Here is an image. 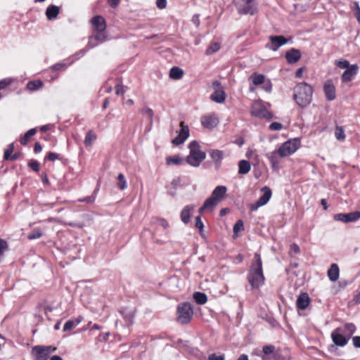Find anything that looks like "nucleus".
Listing matches in <instances>:
<instances>
[{
	"label": "nucleus",
	"instance_id": "nucleus-24",
	"mask_svg": "<svg viewBox=\"0 0 360 360\" xmlns=\"http://www.w3.org/2000/svg\"><path fill=\"white\" fill-rule=\"evenodd\" d=\"M194 206L192 205H186L181 212V219L184 224L190 221L191 212L193 210Z\"/></svg>",
	"mask_w": 360,
	"mask_h": 360
},
{
	"label": "nucleus",
	"instance_id": "nucleus-60",
	"mask_svg": "<svg viewBox=\"0 0 360 360\" xmlns=\"http://www.w3.org/2000/svg\"><path fill=\"white\" fill-rule=\"evenodd\" d=\"M30 137L31 136L30 135H27V133L26 132L25 134V135L21 138L20 143L24 146L26 145L27 143V142L29 141Z\"/></svg>",
	"mask_w": 360,
	"mask_h": 360
},
{
	"label": "nucleus",
	"instance_id": "nucleus-1",
	"mask_svg": "<svg viewBox=\"0 0 360 360\" xmlns=\"http://www.w3.org/2000/svg\"><path fill=\"white\" fill-rule=\"evenodd\" d=\"M247 278L252 289H258L264 283L262 262L260 255L257 252L254 255V260L250 266Z\"/></svg>",
	"mask_w": 360,
	"mask_h": 360
},
{
	"label": "nucleus",
	"instance_id": "nucleus-49",
	"mask_svg": "<svg viewBox=\"0 0 360 360\" xmlns=\"http://www.w3.org/2000/svg\"><path fill=\"white\" fill-rule=\"evenodd\" d=\"M262 84H263L262 88L265 91H266L268 93L271 91L272 84L269 79L265 80L264 83H263Z\"/></svg>",
	"mask_w": 360,
	"mask_h": 360
},
{
	"label": "nucleus",
	"instance_id": "nucleus-36",
	"mask_svg": "<svg viewBox=\"0 0 360 360\" xmlns=\"http://www.w3.org/2000/svg\"><path fill=\"white\" fill-rule=\"evenodd\" d=\"M252 83L256 86L262 84L266 80L265 76L264 75L257 73H255L252 75Z\"/></svg>",
	"mask_w": 360,
	"mask_h": 360
},
{
	"label": "nucleus",
	"instance_id": "nucleus-39",
	"mask_svg": "<svg viewBox=\"0 0 360 360\" xmlns=\"http://www.w3.org/2000/svg\"><path fill=\"white\" fill-rule=\"evenodd\" d=\"M220 49V45L217 42L212 43L210 46L206 50V54L210 55L217 51H218Z\"/></svg>",
	"mask_w": 360,
	"mask_h": 360
},
{
	"label": "nucleus",
	"instance_id": "nucleus-28",
	"mask_svg": "<svg viewBox=\"0 0 360 360\" xmlns=\"http://www.w3.org/2000/svg\"><path fill=\"white\" fill-rule=\"evenodd\" d=\"M186 160L181 158L179 155L169 156L166 158V163L167 165H182Z\"/></svg>",
	"mask_w": 360,
	"mask_h": 360
},
{
	"label": "nucleus",
	"instance_id": "nucleus-19",
	"mask_svg": "<svg viewBox=\"0 0 360 360\" xmlns=\"http://www.w3.org/2000/svg\"><path fill=\"white\" fill-rule=\"evenodd\" d=\"M301 58V53L298 49L292 48L285 53V58L289 63H295Z\"/></svg>",
	"mask_w": 360,
	"mask_h": 360
},
{
	"label": "nucleus",
	"instance_id": "nucleus-27",
	"mask_svg": "<svg viewBox=\"0 0 360 360\" xmlns=\"http://www.w3.org/2000/svg\"><path fill=\"white\" fill-rule=\"evenodd\" d=\"M96 34L90 38L89 46L90 48H94L96 44L92 43V40L94 39L100 42H103L106 39V34L105 31H96Z\"/></svg>",
	"mask_w": 360,
	"mask_h": 360
},
{
	"label": "nucleus",
	"instance_id": "nucleus-21",
	"mask_svg": "<svg viewBox=\"0 0 360 360\" xmlns=\"http://www.w3.org/2000/svg\"><path fill=\"white\" fill-rule=\"evenodd\" d=\"M331 338L333 342L338 346L343 347L347 343V339L343 335L338 333L337 330L332 332Z\"/></svg>",
	"mask_w": 360,
	"mask_h": 360
},
{
	"label": "nucleus",
	"instance_id": "nucleus-52",
	"mask_svg": "<svg viewBox=\"0 0 360 360\" xmlns=\"http://www.w3.org/2000/svg\"><path fill=\"white\" fill-rule=\"evenodd\" d=\"M29 167L35 172L39 171V164L37 160H32L29 163Z\"/></svg>",
	"mask_w": 360,
	"mask_h": 360
},
{
	"label": "nucleus",
	"instance_id": "nucleus-40",
	"mask_svg": "<svg viewBox=\"0 0 360 360\" xmlns=\"http://www.w3.org/2000/svg\"><path fill=\"white\" fill-rule=\"evenodd\" d=\"M335 64L340 68L342 69H349L352 65L349 64V62L345 59H341L340 60H335Z\"/></svg>",
	"mask_w": 360,
	"mask_h": 360
},
{
	"label": "nucleus",
	"instance_id": "nucleus-57",
	"mask_svg": "<svg viewBox=\"0 0 360 360\" xmlns=\"http://www.w3.org/2000/svg\"><path fill=\"white\" fill-rule=\"evenodd\" d=\"M209 360H224V355H217L216 354H212L208 357Z\"/></svg>",
	"mask_w": 360,
	"mask_h": 360
},
{
	"label": "nucleus",
	"instance_id": "nucleus-38",
	"mask_svg": "<svg viewBox=\"0 0 360 360\" xmlns=\"http://www.w3.org/2000/svg\"><path fill=\"white\" fill-rule=\"evenodd\" d=\"M80 321H81V320H79V319L77 320L76 321H72V320L68 321L64 324L63 331H68V330H72V328L76 327L80 323Z\"/></svg>",
	"mask_w": 360,
	"mask_h": 360
},
{
	"label": "nucleus",
	"instance_id": "nucleus-31",
	"mask_svg": "<svg viewBox=\"0 0 360 360\" xmlns=\"http://www.w3.org/2000/svg\"><path fill=\"white\" fill-rule=\"evenodd\" d=\"M193 299L198 304H204L207 301V295L205 293L200 292H195L193 294Z\"/></svg>",
	"mask_w": 360,
	"mask_h": 360
},
{
	"label": "nucleus",
	"instance_id": "nucleus-55",
	"mask_svg": "<svg viewBox=\"0 0 360 360\" xmlns=\"http://www.w3.org/2000/svg\"><path fill=\"white\" fill-rule=\"evenodd\" d=\"M125 91L124 89V86L122 84H117L115 86V94L116 95H123Z\"/></svg>",
	"mask_w": 360,
	"mask_h": 360
},
{
	"label": "nucleus",
	"instance_id": "nucleus-5",
	"mask_svg": "<svg viewBox=\"0 0 360 360\" xmlns=\"http://www.w3.org/2000/svg\"><path fill=\"white\" fill-rule=\"evenodd\" d=\"M300 146L297 139H290L283 143L277 150L280 158H285L293 154Z\"/></svg>",
	"mask_w": 360,
	"mask_h": 360
},
{
	"label": "nucleus",
	"instance_id": "nucleus-54",
	"mask_svg": "<svg viewBox=\"0 0 360 360\" xmlns=\"http://www.w3.org/2000/svg\"><path fill=\"white\" fill-rule=\"evenodd\" d=\"M95 198V195H92L84 198H80L78 200V201L82 202L92 203L93 202H94Z\"/></svg>",
	"mask_w": 360,
	"mask_h": 360
},
{
	"label": "nucleus",
	"instance_id": "nucleus-17",
	"mask_svg": "<svg viewBox=\"0 0 360 360\" xmlns=\"http://www.w3.org/2000/svg\"><path fill=\"white\" fill-rule=\"evenodd\" d=\"M269 40L273 45V47L271 49L274 51L288 42V39L282 35L271 36Z\"/></svg>",
	"mask_w": 360,
	"mask_h": 360
},
{
	"label": "nucleus",
	"instance_id": "nucleus-23",
	"mask_svg": "<svg viewBox=\"0 0 360 360\" xmlns=\"http://www.w3.org/2000/svg\"><path fill=\"white\" fill-rule=\"evenodd\" d=\"M328 277L330 281L335 282L339 278L340 269L337 264H332L328 270Z\"/></svg>",
	"mask_w": 360,
	"mask_h": 360
},
{
	"label": "nucleus",
	"instance_id": "nucleus-9",
	"mask_svg": "<svg viewBox=\"0 0 360 360\" xmlns=\"http://www.w3.org/2000/svg\"><path fill=\"white\" fill-rule=\"evenodd\" d=\"M251 115L257 117L271 118V113L262 105L260 102H254L251 108Z\"/></svg>",
	"mask_w": 360,
	"mask_h": 360
},
{
	"label": "nucleus",
	"instance_id": "nucleus-11",
	"mask_svg": "<svg viewBox=\"0 0 360 360\" xmlns=\"http://www.w3.org/2000/svg\"><path fill=\"white\" fill-rule=\"evenodd\" d=\"M360 219V212H353L347 214H337L334 216V219L345 223L353 222Z\"/></svg>",
	"mask_w": 360,
	"mask_h": 360
},
{
	"label": "nucleus",
	"instance_id": "nucleus-13",
	"mask_svg": "<svg viewBox=\"0 0 360 360\" xmlns=\"http://www.w3.org/2000/svg\"><path fill=\"white\" fill-rule=\"evenodd\" d=\"M323 91L327 100L331 101L335 99V87L331 79L326 81L323 85Z\"/></svg>",
	"mask_w": 360,
	"mask_h": 360
},
{
	"label": "nucleus",
	"instance_id": "nucleus-33",
	"mask_svg": "<svg viewBox=\"0 0 360 360\" xmlns=\"http://www.w3.org/2000/svg\"><path fill=\"white\" fill-rule=\"evenodd\" d=\"M238 12L240 14L254 15L255 13V12H256V8L252 5L249 4H246V6H245L243 8H238Z\"/></svg>",
	"mask_w": 360,
	"mask_h": 360
},
{
	"label": "nucleus",
	"instance_id": "nucleus-63",
	"mask_svg": "<svg viewBox=\"0 0 360 360\" xmlns=\"http://www.w3.org/2000/svg\"><path fill=\"white\" fill-rule=\"evenodd\" d=\"M107 1H108V4L110 6V7L114 8H116L119 5L121 0H107Z\"/></svg>",
	"mask_w": 360,
	"mask_h": 360
},
{
	"label": "nucleus",
	"instance_id": "nucleus-61",
	"mask_svg": "<svg viewBox=\"0 0 360 360\" xmlns=\"http://www.w3.org/2000/svg\"><path fill=\"white\" fill-rule=\"evenodd\" d=\"M352 341L355 347L360 348V336L353 337Z\"/></svg>",
	"mask_w": 360,
	"mask_h": 360
},
{
	"label": "nucleus",
	"instance_id": "nucleus-22",
	"mask_svg": "<svg viewBox=\"0 0 360 360\" xmlns=\"http://www.w3.org/2000/svg\"><path fill=\"white\" fill-rule=\"evenodd\" d=\"M127 325L133 323V319L134 317L135 311L133 309H129L127 307L122 308L120 311Z\"/></svg>",
	"mask_w": 360,
	"mask_h": 360
},
{
	"label": "nucleus",
	"instance_id": "nucleus-7",
	"mask_svg": "<svg viewBox=\"0 0 360 360\" xmlns=\"http://www.w3.org/2000/svg\"><path fill=\"white\" fill-rule=\"evenodd\" d=\"M214 93L211 94L210 99L217 103H223L226 99V94L220 82L215 80L212 82Z\"/></svg>",
	"mask_w": 360,
	"mask_h": 360
},
{
	"label": "nucleus",
	"instance_id": "nucleus-32",
	"mask_svg": "<svg viewBox=\"0 0 360 360\" xmlns=\"http://www.w3.org/2000/svg\"><path fill=\"white\" fill-rule=\"evenodd\" d=\"M96 135L95 133L93 131V130H89L86 134L84 144L86 146H91L93 142L96 141Z\"/></svg>",
	"mask_w": 360,
	"mask_h": 360
},
{
	"label": "nucleus",
	"instance_id": "nucleus-45",
	"mask_svg": "<svg viewBox=\"0 0 360 360\" xmlns=\"http://www.w3.org/2000/svg\"><path fill=\"white\" fill-rule=\"evenodd\" d=\"M245 156L250 160H254L255 161H257L258 159V155L256 153V150L252 149H249L246 152Z\"/></svg>",
	"mask_w": 360,
	"mask_h": 360
},
{
	"label": "nucleus",
	"instance_id": "nucleus-2",
	"mask_svg": "<svg viewBox=\"0 0 360 360\" xmlns=\"http://www.w3.org/2000/svg\"><path fill=\"white\" fill-rule=\"evenodd\" d=\"M313 89L311 86L301 82L294 88L293 98L296 103L302 108L307 107L312 101Z\"/></svg>",
	"mask_w": 360,
	"mask_h": 360
},
{
	"label": "nucleus",
	"instance_id": "nucleus-16",
	"mask_svg": "<svg viewBox=\"0 0 360 360\" xmlns=\"http://www.w3.org/2000/svg\"><path fill=\"white\" fill-rule=\"evenodd\" d=\"M91 22L95 31H105L106 29L105 20L101 15L94 16Z\"/></svg>",
	"mask_w": 360,
	"mask_h": 360
},
{
	"label": "nucleus",
	"instance_id": "nucleus-4",
	"mask_svg": "<svg viewBox=\"0 0 360 360\" xmlns=\"http://www.w3.org/2000/svg\"><path fill=\"white\" fill-rule=\"evenodd\" d=\"M193 316V310L191 304L188 302H183L177 307V321L181 324L189 323Z\"/></svg>",
	"mask_w": 360,
	"mask_h": 360
},
{
	"label": "nucleus",
	"instance_id": "nucleus-44",
	"mask_svg": "<svg viewBox=\"0 0 360 360\" xmlns=\"http://www.w3.org/2000/svg\"><path fill=\"white\" fill-rule=\"evenodd\" d=\"M13 150H14L13 143L9 144L8 146V148H6V150L4 152V160H8L10 159V158L12 156L11 155L13 153Z\"/></svg>",
	"mask_w": 360,
	"mask_h": 360
},
{
	"label": "nucleus",
	"instance_id": "nucleus-41",
	"mask_svg": "<svg viewBox=\"0 0 360 360\" xmlns=\"http://www.w3.org/2000/svg\"><path fill=\"white\" fill-rule=\"evenodd\" d=\"M42 82L39 80L30 82L27 84V88L31 91H34L42 86Z\"/></svg>",
	"mask_w": 360,
	"mask_h": 360
},
{
	"label": "nucleus",
	"instance_id": "nucleus-8",
	"mask_svg": "<svg viewBox=\"0 0 360 360\" xmlns=\"http://www.w3.org/2000/svg\"><path fill=\"white\" fill-rule=\"evenodd\" d=\"M262 191H263L262 195L258 199V200L255 204H252L251 205V211L257 210L259 207L266 205L270 200L272 194L271 190L269 187L264 186V188H262Z\"/></svg>",
	"mask_w": 360,
	"mask_h": 360
},
{
	"label": "nucleus",
	"instance_id": "nucleus-43",
	"mask_svg": "<svg viewBox=\"0 0 360 360\" xmlns=\"http://www.w3.org/2000/svg\"><path fill=\"white\" fill-rule=\"evenodd\" d=\"M42 233L39 229H34L28 236L27 238L30 240L37 239L41 237Z\"/></svg>",
	"mask_w": 360,
	"mask_h": 360
},
{
	"label": "nucleus",
	"instance_id": "nucleus-37",
	"mask_svg": "<svg viewBox=\"0 0 360 360\" xmlns=\"http://www.w3.org/2000/svg\"><path fill=\"white\" fill-rule=\"evenodd\" d=\"M117 186L120 190H124L127 186V184L125 177H124V174L122 173H120L117 176Z\"/></svg>",
	"mask_w": 360,
	"mask_h": 360
},
{
	"label": "nucleus",
	"instance_id": "nucleus-51",
	"mask_svg": "<svg viewBox=\"0 0 360 360\" xmlns=\"http://www.w3.org/2000/svg\"><path fill=\"white\" fill-rule=\"evenodd\" d=\"M283 128V125L282 124L279 123V122H272L270 125H269V129L272 131H279L281 130V129Z\"/></svg>",
	"mask_w": 360,
	"mask_h": 360
},
{
	"label": "nucleus",
	"instance_id": "nucleus-46",
	"mask_svg": "<svg viewBox=\"0 0 360 360\" xmlns=\"http://www.w3.org/2000/svg\"><path fill=\"white\" fill-rule=\"evenodd\" d=\"M243 229V222L242 220H238L233 226L234 234H237L238 232Z\"/></svg>",
	"mask_w": 360,
	"mask_h": 360
},
{
	"label": "nucleus",
	"instance_id": "nucleus-10",
	"mask_svg": "<svg viewBox=\"0 0 360 360\" xmlns=\"http://www.w3.org/2000/svg\"><path fill=\"white\" fill-rule=\"evenodd\" d=\"M180 126L181 129L179 132L178 136L175 137L172 141V143L176 146H179L183 143L189 136L188 127L187 125H185L184 122H181Z\"/></svg>",
	"mask_w": 360,
	"mask_h": 360
},
{
	"label": "nucleus",
	"instance_id": "nucleus-25",
	"mask_svg": "<svg viewBox=\"0 0 360 360\" xmlns=\"http://www.w3.org/2000/svg\"><path fill=\"white\" fill-rule=\"evenodd\" d=\"M59 7L55 5L49 6L46 11V16L48 20H52L57 18L59 14Z\"/></svg>",
	"mask_w": 360,
	"mask_h": 360
},
{
	"label": "nucleus",
	"instance_id": "nucleus-30",
	"mask_svg": "<svg viewBox=\"0 0 360 360\" xmlns=\"http://www.w3.org/2000/svg\"><path fill=\"white\" fill-rule=\"evenodd\" d=\"M250 170V164L248 161L243 160L238 163V173L240 174H246Z\"/></svg>",
	"mask_w": 360,
	"mask_h": 360
},
{
	"label": "nucleus",
	"instance_id": "nucleus-3",
	"mask_svg": "<svg viewBox=\"0 0 360 360\" xmlns=\"http://www.w3.org/2000/svg\"><path fill=\"white\" fill-rule=\"evenodd\" d=\"M189 155L186 162L192 167H197L205 159V153L200 150V146L196 141H191L188 145Z\"/></svg>",
	"mask_w": 360,
	"mask_h": 360
},
{
	"label": "nucleus",
	"instance_id": "nucleus-35",
	"mask_svg": "<svg viewBox=\"0 0 360 360\" xmlns=\"http://www.w3.org/2000/svg\"><path fill=\"white\" fill-rule=\"evenodd\" d=\"M335 136L338 141H344L345 139V130L342 126H336L335 129Z\"/></svg>",
	"mask_w": 360,
	"mask_h": 360
},
{
	"label": "nucleus",
	"instance_id": "nucleus-58",
	"mask_svg": "<svg viewBox=\"0 0 360 360\" xmlns=\"http://www.w3.org/2000/svg\"><path fill=\"white\" fill-rule=\"evenodd\" d=\"M156 6L160 9H163L167 6V1L166 0H157Z\"/></svg>",
	"mask_w": 360,
	"mask_h": 360
},
{
	"label": "nucleus",
	"instance_id": "nucleus-50",
	"mask_svg": "<svg viewBox=\"0 0 360 360\" xmlns=\"http://www.w3.org/2000/svg\"><path fill=\"white\" fill-rule=\"evenodd\" d=\"M274 346L269 345H265L263 347L262 351L264 354H272L274 351Z\"/></svg>",
	"mask_w": 360,
	"mask_h": 360
},
{
	"label": "nucleus",
	"instance_id": "nucleus-53",
	"mask_svg": "<svg viewBox=\"0 0 360 360\" xmlns=\"http://www.w3.org/2000/svg\"><path fill=\"white\" fill-rule=\"evenodd\" d=\"M8 248L7 243L0 239V257L3 255L4 252Z\"/></svg>",
	"mask_w": 360,
	"mask_h": 360
},
{
	"label": "nucleus",
	"instance_id": "nucleus-47",
	"mask_svg": "<svg viewBox=\"0 0 360 360\" xmlns=\"http://www.w3.org/2000/svg\"><path fill=\"white\" fill-rule=\"evenodd\" d=\"M141 113L146 115L148 119L152 120L153 117V111L152 109L149 108H146L145 109H143L141 110Z\"/></svg>",
	"mask_w": 360,
	"mask_h": 360
},
{
	"label": "nucleus",
	"instance_id": "nucleus-56",
	"mask_svg": "<svg viewBox=\"0 0 360 360\" xmlns=\"http://www.w3.org/2000/svg\"><path fill=\"white\" fill-rule=\"evenodd\" d=\"M59 158V155L57 153H49L47 156L46 157V159L49 161H53L55 160H57Z\"/></svg>",
	"mask_w": 360,
	"mask_h": 360
},
{
	"label": "nucleus",
	"instance_id": "nucleus-26",
	"mask_svg": "<svg viewBox=\"0 0 360 360\" xmlns=\"http://www.w3.org/2000/svg\"><path fill=\"white\" fill-rule=\"evenodd\" d=\"M268 159L271 165V167L274 169H276L278 168V164H279V160L278 158V150H276L269 154L267 155Z\"/></svg>",
	"mask_w": 360,
	"mask_h": 360
},
{
	"label": "nucleus",
	"instance_id": "nucleus-15",
	"mask_svg": "<svg viewBox=\"0 0 360 360\" xmlns=\"http://www.w3.org/2000/svg\"><path fill=\"white\" fill-rule=\"evenodd\" d=\"M209 154L214 163L216 169H219L221 166V161L224 158L223 151L217 149H211L209 150Z\"/></svg>",
	"mask_w": 360,
	"mask_h": 360
},
{
	"label": "nucleus",
	"instance_id": "nucleus-64",
	"mask_svg": "<svg viewBox=\"0 0 360 360\" xmlns=\"http://www.w3.org/2000/svg\"><path fill=\"white\" fill-rule=\"evenodd\" d=\"M290 252L295 254H298L300 252V247L297 244H293L290 247Z\"/></svg>",
	"mask_w": 360,
	"mask_h": 360
},
{
	"label": "nucleus",
	"instance_id": "nucleus-42",
	"mask_svg": "<svg viewBox=\"0 0 360 360\" xmlns=\"http://www.w3.org/2000/svg\"><path fill=\"white\" fill-rule=\"evenodd\" d=\"M356 331V326L353 323H346L345 325V333L349 336H352Z\"/></svg>",
	"mask_w": 360,
	"mask_h": 360
},
{
	"label": "nucleus",
	"instance_id": "nucleus-20",
	"mask_svg": "<svg viewBox=\"0 0 360 360\" xmlns=\"http://www.w3.org/2000/svg\"><path fill=\"white\" fill-rule=\"evenodd\" d=\"M226 191L227 188L226 186H218L214 189L211 196L219 202L224 198Z\"/></svg>",
	"mask_w": 360,
	"mask_h": 360
},
{
	"label": "nucleus",
	"instance_id": "nucleus-6",
	"mask_svg": "<svg viewBox=\"0 0 360 360\" xmlns=\"http://www.w3.org/2000/svg\"><path fill=\"white\" fill-rule=\"evenodd\" d=\"M56 349L52 346H35L32 351L35 353V360H47L50 354Z\"/></svg>",
	"mask_w": 360,
	"mask_h": 360
},
{
	"label": "nucleus",
	"instance_id": "nucleus-29",
	"mask_svg": "<svg viewBox=\"0 0 360 360\" xmlns=\"http://www.w3.org/2000/svg\"><path fill=\"white\" fill-rule=\"evenodd\" d=\"M184 75V71L179 67H173L169 71V77L173 79H180Z\"/></svg>",
	"mask_w": 360,
	"mask_h": 360
},
{
	"label": "nucleus",
	"instance_id": "nucleus-18",
	"mask_svg": "<svg viewBox=\"0 0 360 360\" xmlns=\"http://www.w3.org/2000/svg\"><path fill=\"white\" fill-rule=\"evenodd\" d=\"M310 303V298L307 293H301L297 297L296 305L297 309L304 310L307 309Z\"/></svg>",
	"mask_w": 360,
	"mask_h": 360
},
{
	"label": "nucleus",
	"instance_id": "nucleus-12",
	"mask_svg": "<svg viewBox=\"0 0 360 360\" xmlns=\"http://www.w3.org/2000/svg\"><path fill=\"white\" fill-rule=\"evenodd\" d=\"M359 66L356 64L352 65V66L344 71L341 76V81L342 83H346L352 81L357 75Z\"/></svg>",
	"mask_w": 360,
	"mask_h": 360
},
{
	"label": "nucleus",
	"instance_id": "nucleus-14",
	"mask_svg": "<svg viewBox=\"0 0 360 360\" xmlns=\"http://www.w3.org/2000/svg\"><path fill=\"white\" fill-rule=\"evenodd\" d=\"M201 124L206 128L212 129L217 126L219 120L215 115L210 114L201 117Z\"/></svg>",
	"mask_w": 360,
	"mask_h": 360
},
{
	"label": "nucleus",
	"instance_id": "nucleus-34",
	"mask_svg": "<svg viewBox=\"0 0 360 360\" xmlns=\"http://www.w3.org/2000/svg\"><path fill=\"white\" fill-rule=\"evenodd\" d=\"M217 203L218 202L212 196H210L205 201L203 204V208H207L208 210L212 211L217 205Z\"/></svg>",
	"mask_w": 360,
	"mask_h": 360
},
{
	"label": "nucleus",
	"instance_id": "nucleus-62",
	"mask_svg": "<svg viewBox=\"0 0 360 360\" xmlns=\"http://www.w3.org/2000/svg\"><path fill=\"white\" fill-rule=\"evenodd\" d=\"M11 84V81L8 79H3L0 81V89H5L8 85Z\"/></svg>",
	"mask_w": 360,
	"mask_h": 360
},
{
	"label": "nucleus",
	"instance_id": "nucleus-59",
	"mask_svg": "<svg viewBox=\"0 0 360 360\" xmlns=\"http://www.w3.org/2000/svg\"><path fill=\"white\" fill-rule=\"evenodd\" d=\"M354 9L356 11L355 16L359 22L360 23V8L357 2H355L354 4Z\"/></svg>",
	"mask_w": 360,
	"mask_h": 360
},
{
	"label": "nucleus",
	"instance_id": "nucleus-48",
	"mask_svg": "<svg viewBox=\"0 0 360 360\" xmlns=\"http://www.w3.org/2000/svg\"><path fill=\"white\" fill-rule=\"evenodd\" d=\"M195 227L198 229L200 231H202L203 230L204 225L201 220L200 216H198L195 217Z\"/></svg>",
	"mask_w": 360,
	"mask_h": 360
}]
</instances>
